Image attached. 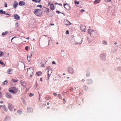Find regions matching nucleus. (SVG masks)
<instances>
[{"label": "nucleus", "mask_w": 121, "mask_h": 121, "mask_svg": "<svg viewBox=\"0 0 121 121\" xmlns=\"http://www.w3.org/2000/svg\"><path fill=\"white\" fill-rule=\"evenodd\" d=\"M6 13V12L4 11L2 9L0 10V14H5Z\"/></svg>", "instance_id": "18"}, {"label": "nucleus", "mask_w": 121, "mask_h": 121, "mask_svg": "<svg viewBox=\"0 0 121 121\" xmlns=\"http://www.w3.org/2000/svg\"><path fill=\"white\" fill-rule=\"evenodd\" d=\"M3 102V101H0V103H2Z\"/></svg>", "instance_id": "60"}, {"label": "nucleus", "mask_w": 121, "mask_h": 121, "mask_svg": "<svg viewBox=\"0 0 121 121\" xmlns=\"http://www.w3.org/2000/svg\"><path fill=\"white\" fill-rule=\"evenodd\" d=\"M10 119L9 116H7L6 117L4 118L3 121H10Z\"/></svg>", "instance_id": "11"}, {"label": "nucleus", "mask_w": 121, "mask_h": 121, "mask_svg": "<svg viewBox=\"0 0 121 121\" xmlns=\"http://www.w3.org/2000/svg\"><path fill=\"white\" fill-rule=\"evenodd\" d=\"M89 75L88 74H86V76L87 77H88L89 76Z\"/></svg>", "instance_id": "63"}, {"label": "nucleus", "mask_w": 121, "mask_h": 121, "mask_svg": "<svg viewBox=\"0 0 121 121\" xmlns=\"http://www.w3.org/2000/svg\"><path fill=\"white\" fill-rule=\"evenodd\" d=\"M50 108V107L49 106H48L47 107V108L48 109H49Z\"/></svg>", "instance_id": "54"}, {"label": "nucleus", "mask_w": 121, "mask_h": 121, "mask_svg": "<svg viewBox=\"0 0 121 121\" xmlns=\"http://www.w3.org/2000/svg\"><path fill=\"white\" fill-rule=\"evenodd\" d=\"M8 33V32L7 31H6L5 32H3L2 34V35H7Z\"/></svg>", "instance_id": "25"}, {"label": "nucleus", "mask_w": 121, "mask_h": 121, "mask_svg": "<svg viewBox=\"0 0 121 121\" xmlns=\"http://www.w3.org/2000/svg\"><path fill=\"white\" fill-rule=\"evenodd\" d=\"M64 6L65 8L67 10H69L70 9V6L68 4H64Z\"/></svg>", "instance_id": "4"}, {"label": "nucleus", "mask_w": 121, "mask_h": 121, "mask_svg": "<svg viewBox=\"0 0 121 121\" xmlns=\"http://www.w3.org/2000/svg\"><path fill=\"white\" fill-rule=\"evenodd\" d=\"M3 106H2V105H0V108H1V107H2V108L3 107Z\"/></svg>", "instance_id": "56"}, {"label": "nucleus", "mask_w": 121, "mask_h": 121, "mask_svg": "<svg viewBox=\"0 0 121 121\" xmlns=\"http://www.w3.org/2000/svg\"><path fill=\"white\" fill-rule=\"evenodd\" d=\"M44 11L46 12L47 15H48L49 17H51L54 14V13L52 12V13L51 14H50L48 13L49 12V9L46 8H44Z\"/></svg>", "instance_id": "3"}, {"label": "nucleus", "mask_w": 121, "mask_h": 121, "mask_svg": "<svg viewBox=\"0 0 121 121\" xmlns=\"http://www.w3.org/2000/svg\"><path fill=\"white\" fill-rule=\"evenodd\" d=\"M6 97L8 98H10L12 97V96L11 94L9 92H7L6 95Z\"/></svg>", "instance_id": "9"}, {"label": "nucleus", "mask_w": 121, "mask_h": 121, "mask_svg": "<svg viewBox=\"0 0 121 121\" xmlns=\"http://www.w3.org/2000/svg\"><path fill=\"white\" fill-rule=\"evenodd\" d=\"M33 1L36 3H39L41 0H32Z\"/></svg>", "instance_id": "27"}, {"label": "nucleus", "mask_w": 121, "mask_h": 121, "mask_svg": "<svg viewBox=\"0 0 121 121\" xmlns=\"http://www.w3.org/2000/svg\"><path fill=\"white\" fill-rule=\"evenodd\" d=\"M64 23L66 25H69L71 24V23L69 21L66 20H65Z\"/></svg>", "instance_id": "8"}, {"label": "nucleus", "mask_w": 121, "mask_h": 121, "mask_svg": "<svg viewBox=\"0 0 121 121\" xmlns=\"http://www.w3.org/2000/svg\"><path fill=\"white\" fill-rule=\"evenodd\" d=\"M48 79H49L50 76H51L50 74H49L48 73Z\"/></svg>", "instance_id": "44"}, {"label": "nucleus", "mask_w": 121, "mask_h": 121, "mask_svg": "<svg viewBox=\"0 0 121 121\" xmlns=\"http://www.w3.org/2000/svg\"><path fill=\"white\" fill-rule=\"evenodd\" d=\"M83 88L85 90H86L87 89V87L85 85H84L83 87Z\"/></svg>", "instance_id": "31"}, {"label": "nucleus", "mask_w": 121, "mask_h": 121, "mask_svg": "<svg viewBox=\"0 0 121 121\" xmlns=\"http://www.w3.org/2000/svg\"><path fill=\"white\" fill-rule=\"evenodd\" d=\"M106 1H107V2H108L110 1L111 0H105Z\"/></svg>", "instance_id": "48"}, {"label": "nucleus", "mask_w": 121, "mask_h": 121, "mask_svg": "<svg viewBox=\"0 0 121 121\" xmlns=\"http://www.w3.org/2000/svg\"><path fill=\"white\" fill-rule=\"evenodd\" d=\"M47 104L48 105H49V104L50 103L49 102H48L47 103Z\"/></svg>", "instance_id": "58"}, {"label": "nucleus", "mask_w": 121, "mask_h": 121, "mask_svg": "<svg viewBox=\"0 0 121 121\" xmlns=\"http://www.w3.org/2000/svg\"><path fill=\"white\" fill-rule=\"evenodd\" d=\"M68 71L69 73L71 74H73L74 72L73 68L71 67H69L68 68Z\"/></svg>", "instance_id": "6"}, {"label": "nucleus", "mask_w": 121, "mask_h": 121, "mask_svg": "<svg viewBox=\"0 0 121 121\" xmlns=\"http://www.w3.org/2000/svg\"><path fill=\"white\" fill-rule=\"evenodd\" d=\"M8 108L11 111H12L13 108V107L12 104H9L8 105Z\"/></svg>", "instance_id": "7"}, {"label": "nucleus", "mask_w": 121, "mask_h": 121, "mask_svg": "<svg viewBox=\"0 0 121 121\" xmlns=\"http://www.w3.org/2000/svg\"><path fill=\"white\" fill-rule=\"evenodd\" d=\"M73 89L72 87H71L70 88V90L72 91L73 90Z\"/></svg>", "instance_id": "52"}, {"label": "nucleus", "mask_w": 121, "mask_h": 121, "mask_svg": "<svg viewBox=\"0 0 121 121\" xmlns=\"http://www.w3.org/2000/svg\"><path fill=\"white\" fill-rule=\"evenodd\" d=\"M9 91L10 92L12 93L13 94H15L16 93L14 91L13 89H12L11 87L9 88Z\"/></svg>", "instance_id": "16"}, {"label": "nucleus", "mask_w": 121, "mask_h": 121, "mask_svg": "<svg viewBox=\"0 0 121 121\" xmlns=\"http://www.w3.org/2000/svg\"><path fill=\"white\" fill-rule=\"evenodd\" d=\"M85 81V80L84 79H82V82H83Z\"/></svg>", "instance_id": "55"}, {"label": "nucleus", "mask_w": 121, "mask_h": 121, "mask_svg": "<svg viewBox=\"0 0 121 121\" xmlns=\"http://www.w3.org/2000/svg\"><path fill=\"white\" fill-rule=\"evenodd\" d=\"M63 101H64L63 103L64 104H65V99H64Z\"/></svg>", "instance_id": "43"}, {"label": "nucleus", "mask_w": 121, "mask_h": 121, "mask_svg": "<svg viewBox=\"0 0 121 121\" xmlns=\"http://www.w3.org/2000/svg\"><path fill=\"white\" fill-rule=\"evenodd\" d=\"M54 95L55 96H56L57 95V93H53Z\"/></svg>", "instance_id": "47"}, {"label": "nucleus", "mask_w": 121, "mask_h": 121, "mask_svg": "<svg viewBox=\"0 0 121 121\" xmlns=\"http://www.w3.org/2000/svg\"><path fill=\"white\" fill-rule=\"evenodd\" d=\"M103 43L105 45L107 44V42L105 41H103Z\"/></svg>", "instance_id": "38"}, {"label": "nucleus", "mask_w": 121, "mask_h": 121, "mask_svg": "<svg viewBox=\"0 0 121 121\" xmlns=\"http://www.w3.org/2000/svg\"><path fill=\"white\" fill-rule=\"evenodd\" d=\"M52 64H55L56 63L54 61H53L52 62Z\"/></svg>", "instance_id": "49"}, {"label": "nucleus", "mask_w": 121, "mask_h": 121, "mask_svg": "<svg viewBox=\"0 0 121 121\" xmlns=\"http://www.w3.org/2000/svg\"><path fill=\"white\" fill-rule=\"evenodd\" d=\"M88 33L90 34L91 36L92 37L97 35V31L96 30L89 29L88 30Z\"/></svg>", "instance_id": "2"}, {"label": "nucleus", "mask_w": 121, "mask_h": 121, "mask_svg": "<svg viewBox=\"0 0 121 121\" xmlns=\"http://www.w3.org/2000/svg\"><path fill=\"white\" fill-rule=\"evenodd\" d=\"M29 48V47L28 46H26V47L25 48V49L27 51L28 50Z\"/></svg>", "instance_id": "40"}, {"label": "nucleus", "mask_w": 121, "mask_h": 121, "mask_svg": "<svg viewBox=\"0 0 121 121\" xmlns=\"http://www.w3.org/2000/svg\"><path fill=\"white\" fill-rule=\"evenodd\" d=\"M81 30L82 31L85 32L86 31V27L84 25H82L80 27Z\"/></svg>", "instance_id": "5"}, {"label": "nucleus", "mask_w": 121, "mask_h": 121, "mask_svg": "<svg viewBox=\"0 0 121 121\" xmlns=\"http://www.w3.org/2000/svg\"><path fill=\"white\" fill-rule=\"evenodd\" d=\"M34 13L38 16L41 17L43 12L41 9H35L34 11Z\"/></svg>", "instance_id": "1"}, {"label": "nucleus", "mask_w": 121, "mask_h": 121, "mask_svg": "<svg viewBox=\"0 0 121 121\" xmlns=\"http://www.w3.org/2000/svg\"><path fill=\"white\" fill-rule=\"evenodd\" d=\"M103 57H104V58L105 57V54L104 53H103L102 54H101L100 55V56L101 57H103Z\"/></svg>", "instance_id": "35"}, {"label": "nucleus", "mask_w": 121, "mask_h": 121, "mask_svg": "<svg viewBox=\"0 0 121 121\" xmlns=\"http://www.w3.org/2000/svg\"><path fill=\"white\" fill-rule=\"evenodd\" d=\"M2 97V95L1 93L0 92V98L1 97Z\"/></svg>", "instance_id": "50"}, {"label": "nucleus", "mask_w": 121, "mask_h": 121, "mask_svg": "<svg viewBox=\"0 0 121 121\" xmlns=\"http://www.w3.org/2000/svg\"><path fill=\"white\" fill-rule=\"evenodd\" d=\"M29 96L30 97V94H29Z\"/></svg>", "instance_id": "64"}, {"label": "nucleus", "mask_w": 121, "mask_h": 121, "mask_svg": "<svg viewBox=\"0 0 121 121\" xmlns=\"http://www.w3.org/2000/svg\"><path fill=\"white\" fill-rule=\"evenodd\" d=\"M58 96L59 99H61V98L62 97L60 94H58Z\"/></svg>", "instance_id": "32"}, {"label": "nucleus", "mask_w": 121, "mask_h": 121, "mask_svg": "<svg viewBox=\"0 0 121 121\" xmlns=\"http://www.w3.org/2000/svg\"><path fill=\"white\" fill-rule=\"evenodd\" d=\"M19 4L20 6H22L23 5H25V3L24 2L21 1L19 2Z\"/></svg>", "instance_id": "14"}, {"label": "nucleus", "mask_w": 121, "mask_h": 121, "mask_svg": "<svg viewBox=\"0 0 121 121\" xmlns=\"http://www.w3.org/2000/svg\"><path fill=\"white\" fill-rule=\"evenodd\" d=\"M13 39V38H12L11 40V41L12 42V40Z\"/></svg>", "instance_id": "62"}, {"label": "nucleus", "mask_w": 121, "mask_h": 121, "mask_svg": "<svg viewBox=\"0 0 121 121\" xmlns=\"http://www.w3.org/2000/svg\"><path fill=\"white\" fill-rule=\"evenodd\" d=\"M30 108H27V110L26 112L28 113L30 112Z\"/></svg>", "instance_id": "29"}, {"label": "nucleus", "mask_w": 121, "mask_h": 121, "mask_svg": "<svg viewBox=\"0 0 121 121\" xmlns=\"http://www.w3.org/2000/svg\"><path fill=\"white\" fill-rule=\"evenodd\" d=\"M18 4V3L17 1H15L14 3L13 4V7L14 8H16Z\"/></svg>", "instance_id": "12"}, {"label": "nucleus", "mask_w": 121, "mask_h": 121, "mask_svg": "<svg viewBox=\"0 0 121 121\" xmlns=\"http://www.w3.org/2000/svg\"><path fill=\"white\" fill-rule=\"evenodd\" d=\"M56 12L57 13H58V14H59V13H61L60 11H56Z\"/></svg>", "instance_id": "46"}, {"label": "nucleus", "mask_w": 121, "mask_h": 121, "mask_svg": "<svg viewBox=\"0 0 121 121\" xmlns=\"http://www.w3.org/2000/svg\"><path fill=\"white\" fill-rule=\"evenodd\" d=\"M66 33L67 34H69V32L68 30H67L66 32Z\"/></svg>", "instance_id": "42"}, {"label": "nucleus", "mask_w": 121, "mask_h": 121, "mask_svg": "<svg viewBox=\"0 0 121 121\" xmlns=\"http://www.w3.org/2000/svg\"><path fill=\"white\" fill-rule=\"evenodd\" d=\"M84 11V10L83 9H82L81 10V11L82 12H83V11Z\"/></svg>", "instance_id": "57"}, {"label": "nucleus", "mask_w": 121, "mask_h": 121, "mask_svg": "<svg viewBox=\"0 0 121 121\" xmlns=\"http://www.w3.org/2000/svg\"><path fill=\"white\" fill-rule=\"evenodd\" d=\"M8 83V81L7 80H6L5 81H4L3 82L2 84L3 85H6Z\"/></svg>", "instance_id": "19"}, {"label": "nucleus", "mask_w": 121, "mask_h": 121, "mask_svg": "<svg viewBox=\"0 0 121 121\" xmlns=\"http://www.w3.org/2000/svg\"><path fill=\"white\" fill-rule=\"evenodd\" d=\"M4 7H5L6 8L7 7V4L6 3L4 2Z\"/></svg>", "instance_id": "39"}, {"label": "nucleus", "mask_w": 121, "mask_h": 121, "mask_svg": "<svg viewBox=\"0 0 121 121\" xmlns=\"http://www.w3.org/2000/svg\"><path fill=\"white\" fill-rule=\"evenodd\" d=\"M20 83L24 87H26V84L25 81H23L21 80L20 81Z\"/></svg>", "instance_id": "13"}, {"label": "nucleus", "mask_w": 121, "mask_h": 121, "mask_svg": "<svg viewBox=\"0 0 121 121\" xmlns=\"http://www.w3.org/2000/svg\"><path fill=\"white\" fill-rule=\"evenodd\" d=\"M42 74V73L41 72L39 71L36 73V74L38 76H40Z\"/></svg>", "instance_id": "22"}, {"label": "nucleus", "mask_w": 121, "mask_h": 121, "mask_svg": "<svg viewBox=\"0 0 121 121\" xmlns=\"http://www.w3.org/2000/svg\"><path fill=\"white\" fill-rule=\"evenodd\" d=\"M27 60L29 62L30 61V55H28L27 56Z\"/></svg>", "instance_id": "20"}, {"label": "nucleus", "mask_w": 121, "mask_h": 121, "mask_svg": "<svg viewBox=\"0 0 121 121\" xmlns=\"http://www.w3.org/2000/svg\"><path fill=\"white\" fill-rule=\"evenodd\" d=\"M15 25L16 27H17L18 26V22H16L15 23Z\"/></svg>", "instance_id": "41"}, {"label": "nucleus", "mask_w": 121, "mask_h": 121, "mask_svg": "<svg viewBox=\"0 0 121 121\" xmlns=\"http://www.w3.org/2000/svg\"><path fill=\"white\" fill-rule=\"evenodd\" d=\"M14 19L16 20H19L20 19V16L17 14H15L13 16Z\"/></svg>", "instance_id": "10"}, {"label": "nucleus", "mask_w": 121, "mask_h": 121, "mask_svg": "<svg viewBox=\"0 0 121 121\" xmlns=\"http://www.w3.org/2000/svg\"><path fill=\"white\" fill-rule=\"evenodd\" d=\"M75 4H79V2L76 1H75Z\"/></svg>", "instance_id": "37"}, {"label": "nucleus", "mask_w": 121, "mask_h": 121, "mask_svg": "<svg viewBox=\"0 0 121 121\" xmlns=\"http://www.w3.org/2000/svg\"><path fill=\"white\" fill-rule=\"evenodd\" d=\"M12 70V69H9L7 71L8 73L9 74H11L12 73V72L11 71Z\"/></svg>", "instance_id": "23"}, {"label": "nucleus", "mask_w": 121, "mask_h": 121, "mask_svg": "<svg viewBox=\"0 0 121 121\" xmlns=\"http://www.w3.org/2000/svg\"><path fill=\"white\" fill-rule=\"evenodd\" d=\"M34 95L33 94H32L31 93V97L33 96Z\"/></svg>", "instance_id": "53"}, {"label": "nucleus", "mask_w": 121, "mask_h": 121, "mask_svg": "<svg viewBox=\"0 0 121 121\" xmlns=\"http://www.w3.org/2000/svg\"><path fill=\"white\" fill-rule=\"evenodd\" d=\"M36 6L37 7L40 8H42V5H38Z\"/></svg>", "instance_id": "34"}, {"label": "nucleus", "mask_w": 121, "mask_h": 121, "mask_svg": "<svg viewBox=\"0 0 121 121\" xmlns=\"http://www.w3.org/2000/svg\"><path fill=\"white\" fill-rule=\"evenodd\" d=\"M100 2V0H95L94 2V4H96L97 3H99Z\"/></svg>", "instance_id": "26"}, {"label": "nucleus", "mask_w": 121, "mask_h": 121, "mask_svg": "<svg viewBox=\"0 0 121 121\" xmlns=\"http://www.w3.org/2000/svg\"><path fill=\"white\" fill-rule=\"evenodd\" d=\"M2 108L5 111L7 112V108L5 106V105L3 106Z\"/></svg>", "instance_id": "21"}, {"label": "nucleus", "mask_w": 121, "mask_h": 121, "mask_svg": "<svg viewBox=\"0 0 121 121\" xmlns=\"http://www.w3.org/2000/svg\"><path fill=\"white\" fill-rule=\"evenodd\" d=\"M4 55V54H3V52H0V56H3Z\"/></svg>", "instance_id": "36"}, {"label": "nucleus", "mask_w": 121, "mask_h": 121, "mask_svg": "<svg viewBox=\"0 0 121 121\" xmlns=\"http://www.w3.org/2000/svg\"><path fill=\"white\" fill-rule=\"evenodd\" d=\"M88 41L89 42H91V40H88Z\"/></svg>", "instance_id": "61"}, {"label": "nucleus", "mask_w": 121, "mask_h": 121, "mask_svg": "<svg viewBox=\"0 0 121 121\" xmlns=\"http://www.w3.org/2000/svg\"><path fill=\"white\" fill-rule=\"evenodd\" d=\"M50 9L51 10H54L55 9L54 5L52 4H51L50 6Z\"/></svg>", "instance_id": "15"}, {"label": "nucleus", "mask_w": 121, "mask_h": 121, "mask_svg": "<svg viewBox=\"0 0 121 121\" xmlns=\"http://www.w3.org/2000/svg\"><path fill=\"white\" fill-rule=\"evenodd\" d=\"M22 111L21 110H18L17 112L19 114V115H20L22 114Z\"/></svg>", "instance_id": "24"}, {"label": "nucleus", "mask_w": 121, "mask_h": 121, "mask_svg": "<svg viewBox=\"0 0 121 121\" xmlns=\"http://www.w3.org/2000/svg\"><path fill=\"white\" fill-rule=\"evenodd\" d=\"M50 97L48 95L47 96L45 97V98L47 99H50Z\"/></svg>", "instance_id": "33"}, {"label": "nucleus", "mask_w": 121, "mask_h": 121, "mask_svg": "<svg viewBox=\"0 0 121 121\" xmlns=\"http://www.w3.org/2000/svg\"><path fill=\"white\" fill-rule=\"evenodd\" d=\"M50 25H52H52H54V24H52L50 23Z\"/></svg>", "instance_id": "59"}, {"label": "nucleus", "mask_w": 121, "mask_h": 121, "mask_svg": "<svg viewBox=\"0 0 121 121\" xmlns=\"http://www.w3.org/2000/svg\"><path fill=\"white\" fill-rule=\"evenodd\" d=\"M5 15H9V16L10 15L9 14H8V13H5Z\"/></svg>", "instance_id": "45"}, {"label": "nucleus", "mask_w": 121, "mask_h": 121, "mask_svg": "<svg viewBox=\"0 0 121 121\" xmlns=\"http://www.w3.org/2000/svg\"><path fill=\"white\" fill-rule=\"evenodd\" d=\"M87 84H90L92 82V81L90 79H89L88 80Z\"/></svg>", "instance_id": "28"}, {"label": "nucleus", "mask_w": 121, "mask_h": 121, "mask_svg": "<svg viewBox=\"0 0 121 121\" xmlns=\"http://www.w3.org/2000/svg\"><path fill=\"white\" fill-rule=\"evenodd\" d=\"M40 81L41 82L43 81V79L42 78H40Z\"/></svg>", "instance_id": "51"}, {"label": "nucleus", "mask_w": 121, "mask_h": 121, "mask_svg": "<svg viewBox=\"0 0 121 121\" xmlns=\"http://www.w3.org/2000/svg\"><path fill=\"white\" fill-rule=\"evenodd\" d=\"M12 81L14 82H17L18 81V80L17 79L14 80L13 79H12Z\"/></svg>", "instance_id": "30"}, {"label": "nucleus", "mask_w": 121, "mask_h": 121, "mask_svg": "<svg viewBox=\"0 0 121 121\" xmlns=\"http://www.w3.org/2000/svg\"><path fill=\"white\" fill-rule=\"evenodd\" d=\"M12 89H13V91H14V92L16 93L18 91V90L15 87H11Z\"/></svg>", "instance_id": "17"}]
</instances>
